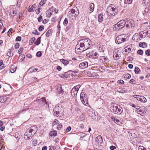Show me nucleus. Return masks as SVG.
<instances>
[{
    "label": "nucleus",
    "instance_id": "1",
    "mask_svg": "<svg viewBox=\"0 0 150 150\" xmlns=\"http://www.w3.org/2000/svg\"><path fill=\"white\" fill-rule=\"evenodd\" d=\"M118 9L115 6L110 4L108 6L106 10V12L108 16H114L117 13Z\"/></svg>",
    "mask_w": 150,
    "mask_h": 150
},
{
    "label": "nucleus",
    "instance_id": "2",
    "mask_svg": "<svg viewBox=\"0 0 150 150\" xmlns=\"http://www.w3.org/2000/svg\"><path fill=\"white\" fill-rule=\"evenodd\" d=\"M79 42H81V45L83 48L84 51L88 49L91 44V40L88 38L81 40L79 41Z\"/></svg>",
    "mask_w": 150,
    "mask_h": 150
},
{
    "label": "nucleus",
    "instance_id": "3",
    "mask_svg": "<svg viewBox=\"0 0 150 150\" xmlns=\"http://www.w3.org/2000/svg\"><path fill=\"white\" fill-rule=\"evenodd\" d=\"M111 111L115 114L120 115L122 113L123 109L120 105L114 104L111 107Z\"/></svg>",
    "mask_w": 150,
    "mask_h": 150
},
{
    "label": "nucleus",
    "instance_id": "4",
    "mask_svg": "<svg viewBox=\"0 0 150 150\" xmlns=\"http://www.w3.org/2000/svg\"><path fill=\"white\" fill-rule=\"evenodd\" d=\"M127 40V35L122 34L117 37L115 39V42L117 44H119L125 42Z\"/></svg>",
    "mask_w": 150,
    "mask_h": 150
},
{
    "label": "nucleus",
    "instance_id": "5",
    "mask_svg": "<svg viewBox=\"0 0 150 150\" xmlns=\"http://www.w3.org/2000/svg\"><path fill=\"white\" fill-rule=\"evenodd\" d=\"M53 111L57 116L61 117L64 115V112L61 106H56L53 109Z\"/></svg>",
    "mask_w": 150,
    "mask_h": 150
},
{
    "label": "nucleus",
    "instance_id": "6",
    "mask_svg": "<svg viewBox=\"0 0 150 150\" xmlns=\"http://www.w3.org/2000/svg\"><path fill=\"white\" fill-rule=\"evenodd\" d=\"M79 14L78 9L76 7H74L69 12V17H72V19H75Z\"/></svg>",
    "mask_w": 150,
    "mask_h": 150
},
{
    "label": "nucleus",
    "instance_id": "7",
    "mask_svg": "<svg viewBox=\"0 0 150 150\" xmlns=\"http://www.w3.org/2000/svg\"><path fill=\"white\" fill-rule=\"evenodd\" d=\"M86 56L88 57L96 59L99 57L98 53L95 52L94 51H91L86 54Z\"/></svg>",
    "mask_w": 150,
    "mask_h": 150
},
{
    "label": "nucleus",
    "instance_id": "8",
    "mask_svg": "<svg viewBox=\"0 0 150 150\" xmlns=\"http://www.w3.org/2000/svg\"><path fill=\"white\" fill-rule=\"evenodd\" d=\"M99 62L102 63L108 66L109 65L110 61L105 56H100L99 57Z\"/></svg>",
    "mask_w": 150,
    "mask_h": 150
},
{
    "label": "nucleus",
    "instance_id": "9",
    "mask_svg": "<svg viewBox=\"0 0 150 150\" xmlns=\"http://www.w3.org/2000/svg\"><path fill=\"white\" fill-rule=\"evenodd\" d=\"M81 86L80 85H78L75 86L72 88L71 90V94L73 97H74L76 96L77 92Z\"/></svg>",
    "mask_w": 150,
    "mask_h": 150
},
{
    "label": "nucleus",
    "instance_id": "10",
    "mask_svg": "<svg viewBox=\"0 0 150 150\" xmlns=\"http://www.w3.org/2000/svg\"><path fill=\"white\" fill-rule=\"evenodd\" d=\"M134 21L132 19H129L125 21V25L126 27L130 28L134 25Z\"/></svg>",
    "mask_w": 150,
    "mask_h": 150
},
{
    "label": "nucleus",
    "instance_id": "11",
    "mask_svg": "<svg viewBox=\"0 0 150 150\" xmlns=\"http://www.w3.org/2000/svg\"><path fill=\"white\" fill-rule=\"evenodd\" d=\"M96 141L97 142L98 145L100 148H101L102 146L103 140L102 137L100 135H99L96 137Z\"/></svg>",
    "mask_w": 150,
    "mask_h": 150
},
{
    "label": "nucleus",
    "instance_id": "12",
    "mask_svg": "<svg viewBox=\"0 0 150 150\" xmlns=\"http://www.w3.org/2000/svg\"><path fill=\"white\" fill-rule=\"evenodd\" d=\"M134 97L142 102L146 103L147 101L146 99L143 96L134 95Z\"/></svg>",
    "mask_w": 150,
    "mask_h": 150
},
{
    "label": "nucleus",
    "instance_id": "13",
    "mask_svg": "<svg viewBox=\"0 0 150 150\" xmlns=\"http://www.w3.org/2000/svg\"><path fill=\"white\" fill-rule=\"evenodd\" d=\"M34 135L33 133L30 132L28 129L24 134V138L25 139L29 140L30 137L31 138Z\"/></svg>",
    "mask_w": 150,
    "mask_h": 150
},
{
    "label": "nucleus",
    "instance_id": "14",
    "mask_svg": "<svg viewBox=\"0 0 150 150\" xmlns=\"http://www.w3.org/2000/svg\"><path fill=\"white\" fill-rule=\"evenodd\" d=\"M79 44H77L75 48V51L77 52H82L84 51L83 48H82V46L81 45V42H79Z\"/></svg>",
    "mask_w": 150,
    "mask_h": 150
},
{
    "label": "nucleus",
    "instance_id": "15",
    "mask_svg": "<svg viewBox=\"0 0 150 150\" xmlns=\"http://www.w3.org/2000/svg\"><path fill=\"white\" fill-rule=\"evenodd\" d=\"M113 56L115 59H118L121 56V53L119 51H115L113 52Z\"/></svg>",
    "mask_w": 150,
    "mask_h": 150
},
{
    "label": "nucleus",
    "instance_id": "16",
    "mask_svg": "<svg viewBox=\"0 0 150 150\" xmlns=\"http://www.w3.org/2000/svg\"><path fill=\"white\" fill-rule=\"evenodd\" d=\"M86 74L88 76L92 77H96L98 75L95 72H92L91 71H87L86 72Z\"/></svg>",
    "mask_w": 150,
    "mask_h": 150
},
{
    "label": "nucleus",
    "instance_id": "17",
    "mask_svg": "<svg viewBox=\"0 0 150 150\" xmlns=\"http://www.w3.org/2000/svg\"><path fill=\"white\" fill-rule=\"evenodd\" d=\"M38 128L36 126H33L30 127L28 130L33 133V135H34L37 131Z\"/></svg>",
    "mask_w": 150,
    "mask_h": 150
},
{
    "label": "nucleus",
    "instance_id": "18",
    "mask_svg": "<svg viewBox=\"0 0 150 150\" xmlns=\"http://www.w3.org/2000/svg\"><path fill=\"white\" fill-rule=\"evenodd\" d=\"M54 10V9L53 7H51L49 10H47L46 12L47 16L50 17L52 15Z\"/></svg>",
    "mask_w": 150,
    "mask_h": 150
},
{
    "label": "nucleus",
    "instance_id": "19",
    "mask_svg": "<svg viewBox=\"0 0 150 150\" xmlns=\"http://www.w3.org/2000/svg\"><path fill=\"white\" fill-rule=\"evenodd\" d=\"M88 67V63L87 62L80 63L79 65V68L81 69H83L87 68Z\"/></svg>",
    "mask_w": 150,
    "mask_h": 150
},
{
    "label": "nucleus",
    "instance_id": "20",
    "mask_svg": "<svg viewBox=\"0 0 150 150\" xmlns=\"http://www.w3.org/2000/svg\"><path fill=\"white\" fill-rule=\"evenodd\" d=\"M132 39L134 41L138 42L141 40V39H140L139 38V36L138 34H135L132 37Z\"/></svg>",
    "mask_w": 150,
    "mask_h": 150
},
{
    "label": "nucleus",
    "instance_id": "21",
    "mask_svg": "<svg viewBox=\"0 0 150 150\" xmlns=\"http://www.w3.org/2000/svg\"><path fill=\"white\" fill-rule=\"evenodd\" d=\"M120 28H122L125 25V21L123 20H121L117 23Z\"/></svg>",
    "mask_w": 150,
    "mask_h": 150
},
{
    "label": "nucleus",
    "instance_id": "22",
    "mask_svg": "<svg viewBox=\"0 0 150 150\" xmlns=\"http://www.w3.org/2000/svg\"><path fill=\"white\" fill-rule=\"evenodd\" d=\"M145 107L144 106L141 107V108L138 110L137 112H139V114L142 115H144L145 113Z\"/></svg>",
    "mask_w": 150,
    "mask_h": 150
},
{
    "label": "nucleus",
    "instance_id": "23",
    "mask_svg": "<svg viewBox=\"0 0 150 150\" xmlns=\"http://www.w3.org/2000/svg\"><path fill=\"white\" fill-rule=\"evenodd\" d=\"M7 97L5 95L0 96V103H4L7 100Z\"/></svg>",
    "mask_w": 150,
    "mask_h": 150
},
{
    "label": "nucleus",
    "instance_id": "24",
    "mask_svg": "<svg viewBox=\"0 0 150 150\" xmlns=\"http://www.w3.org/2000/svg\"><path fill=\"white\" fill-rule=\"evenodd\" d=\"M119 24H118L117 23V24L113 25V30L116 31H118L121 29V28H120V27H119V26L118 25Z\"/></svg>",
    "mask_w": 150,
    "mask_h": 150
},
{
    "label": "nucleus",
    "instance_id": "25",
    "mask_svg": "<svg viewBox=\"0 0 150 150\" xmlns=\"http://www.w3.org/2000/svg\"><path fill=\"white\" fill-rule=\"evenodd\" d=\"M38 100L39 103L41 104L42 105H44L46 103V100L44 98H42Z\"/></svg>",
    "mask_w": 150,
    "mask_h": 150
},
{
    "label": "nucleus",
    "instance_id": "26",
    "mask_svg": "<svg viewBox=\"0 0 150 150\" xmlns=\"http://www.w3.org/2000/svg\"><path fill=\"white\" fill-rule=\"evenodd\" d=\"M132 46V44H131V45L128 46L127 47H125V51L126 52H127L128 53H129L132 52L131 51V46Z\"/></svg>",
    "mask_w": 150,
    "mask_h": 150
},
{
    "label": "nucleus",
    "instance_id": "27",
    "mask_svg": "<svg viewBox=\"0 0 150 150\" xmlns=\"http://www.w3.org/2000/svg\"><path fill=\"white\" fill-rule=\"evenodd\" d=\"M142 33L143 34L146 35H147L148 33L150 34V26H149L147 27L146 28V30L142 31Z\"/></svg>",
    "mask_w": 150,
    "mask_h": 150
},
{
    "label": "nucleus",
    "instance_id": "28",
    "mask_svg": "<svg viewBox=\"0 0 150 150\" xmlns=\"http://www.w3.org/2000/svg\"><path fill=\"white\" fill-rule=\"evenodd\" d=\"M94 4L93 3H91L90 4V6L88 8L89 10L91 12H92L94 9Z\"/></svg>",
    "mask_w": 150,
    "mask_h": 150
},
{
    "label": "nucleus",
    "instance_id": "29",
    "mask_svg": "<svg viewBox=\"0 0 150 150\" xmlns=\"http://www.w3.org/2000/svg\"><path fill=\"white\" fill-rule=\"evenodd\" d=\"M103 16L102 14H100L98 16V21L100 22H102L103 20Z\"/></svg>",
    "mask_w": 150,
    "mask_h": 150
},
{
    "label": "nucleus",
    "instance_id": "30",
    "mask_svg": "<svg viewBox=\"0 0 150 150\" xmlns=\"http://www.w3.org/2000/svg\"><path fill=\"white\" fill-rule=\"evenodd\" d=\"M16 67L14 65H12L10 68V71L11 73L14 72L16 70Z\"/></svg>",
    "mask_w": 150,
    "mask_h": 150
},
{
    "label": "nucleus",
    "instance_id": "31",
    "mask_svg": "<svg viewBox=\"0 0 150 150\" xmlns=\"http://www.w3.org/2000/svg\"><path fill=\"white\" fill-rule=\"evenodd\" d=\"M49 135L51 137L55 136L57 135V133L55 131H52L50 132Z\"/></svg>",
    "mask_w": 150,
    "mask_h": 150
},
{
    "label": "nucleus",
    "instance_id": "32",
    "mask_svg": "<svg viewBox=\"0 0 150 150\" xmlns=\"http://www.w3.org/2000/svg\"><path fill=\"white\" fill-rule=\"evenodd\" d=\"M40 39L41 37H39L36 40L35 42V44L37 45H38L40 43Z\"/></svg>",
    "mask_w": 150,
    "mask_h": 150
},
{
    "label": "nucleus",
    "instance_id": "33",
    "mask_svg": "<svg viewBox=\"0 0 150 150\" xmlns=\"http://www.w3.org/2000/svg\"><path fill=\"white\" fill-rule=\"evenodd\" d=\"M60 60L65 65H67L69 63V62L68 61L65 60L64 59H61Z\"/></svg>",
    "mask_w": 150,
    "mask_h": 150
},
{
    "label": "nucleus",
    "instance_id": "34",
    "mask_svg": "<svg viewBox=\"0 0 150 150\" xmlns=\"http://www.w3.org/2000/svg\"><path fill=\"white\" fill-rule=\"evenodd\" d=\"M11 52H12L11 49H9L7 54V55L9 57H11L13 56V52L12 53Z\"/></svg>",
    "mask_w": 150,
    "mask_h": 150
},
{
    "label": "nucleus",
    "instance_id": "35",
    "mask_svg": "<svg viewBox=\"0 0 150 150\" xmlns=\"http://www.w3.org/2000/svg\"><path fill=\"white\" fill-rule=\"evenodd\" d=\"M70 71H69L67 72H65L64 74L65 78H67L69 76L70 74Z\"/></svg>",
    "mask_w": 150,
    "mask_h": 150
},
{
    "label": "nucleus",
    "instance_id": "36",
    "mask_svg": "<svg viewBox=\"0 0 150 150\" xmlns=\"http://www.w3.org/2000/svg\"><path fill=\"white\" fill-rule=\"evenodd\" d=\"M34 67H30L27 71V72L28 73H30L33 72H34Z\"/></svg>",
    "mask_w": 150,
    "mask_h": 150
},
{
    "label": "nucleus",
    "instance_id": "37",
    "mask_svg": "<svg viewBox=\"0 0 150 150\" xmlns=\"http://www.w3.org/2000/svg\"><path fill=\"white\" fill-rule=\"evenodd\" d=\"M34 8V7L33 6H32L30 7V6H29L28 9V11L29 12H32L34 11L33 9Z\"/></svg>",
    "mask_w": 150,
    "mask_h": 150
},
{
    "label": "nucleus",
    "instance_id": "38",
    "mask_svg": "<svg viewBox=\"0 0 150 150\" xmlns=\"http://www.w3.org/2000/svg\"><path fill=\"white\" fill-rule=\"evenodd\" d=\"M134 71L135 74H137L139 73L140 70L138 67H136L135 68Z\"/></svg>",
    "mask_w": 150,
    "mask_h": 150
},
{
    "label": "nucleus",
    "instance_id": "39",
    "mask_svg": "<svg viewBox=\"0 0 150 150\" xmlns=\"http://www.w3.org/2000/svg\"><path fill=\"white\" fill-rule=\"evenodd\" d=\"M21 15H20L19 14V17H18L16 18V21L18 22H19L21 21V17L22 14H21Z\"/></svg>",
    "mask_w": 150,
    "mask_h": 150
},
{
    "label": "nucleus",
    "instance_id": "40",
    "mask_svg": "<svg viewBox=\"0 0 150 150\" xmlns=\"http://www.w3.org/2000/svg\"><path fill=\"white\" fill-rule=\"evenodd\" d=\"M81 102L84 105L87 106L88 105V102L87 100H84L81 101Z\"/></svg>",
    "mask_w": 150,
    "mask_h": 150
},
{
    "label": "nucleus",
    "instance_id": "41",
    "mask_svg": "<svg viewBox=\"0 0 150 150\" xmlns=\"http://www.w3.org/2000/svg\"><path fill=\"white\" fill-rule=\"evenodd\" d=\"M58 91L59 93L62 94L64 93V91L62 90V87H60L58 89Z\"/></svg>",
    "mask_w": 150,
    "mask_h": 150
},
{
    "label": "nucleus",
    "instance_id": "42",
    "mask_svg": "<svg viewBox=\"0 0 150 150\" xmlns=\"http://www.w3.org/2000/svg\"><path fill=\"white\" fill-rule=\"evenodd\" d=\"M124 1L126 4H130L132 3V0H124Z\"/></svg>",
    "mask_w": 150,
    "mask_h": 150
},
{
    "label": "nucleus",
    "instance_id": "43",
    "mask_svg": "<svg viewBox=\"0 0 150 150\" xmlns=\"http://www.w3.org/2000/svg\"><path fill=\"white\" fill-rule=\"evenodd\" d=\"M12 14H11L12 16H14L17 13V11L16 9H13L12 10Z\"/></svg>",
    "mask_w": 150,
    "mask_h": 150
},
{
    "label": "nucleus",
    "instance_id": "44",
    "mask_svg": "<svg viewBox=\"0 0 150 150\" xmlns=\"http://www.w3.org/2000/svg\"><path fill=\"white\" fill-rule=\"evenodd\" d=\"M47 0H42L40 3V5L42 6L46 3Z\"/></svg>",
    "mask_w": 150,
    "mask_h": 150
},
{
    "label": "nucleus",
    "instance_id": "45",
    "mask_svg": "<svg viewBox=\"0 0 150 150\" xmlns=\"http://www.w3.org/2000/svg\"><path fill=\"white\" fill-rule=\"evenodd\" d=\"M25 56L24 54H21V55H20L19 57V58L20 59H21L22 60L21 61H23V59L25 58Z\"/></svg>",
    "mask_w": 150,
    "mask_h": 150
},
{
    "label": "nucleus",
    "instance_id": "46",
    "mask_svg": "<svg viewBox=\"0 0 150 150\" xmlns=\"http://www.w3.org/2000/svg\"><path fill=\"white\" fill-rule=\"evenodd\" d=\"M59 121L56 119H55L53 121V124L54 125H56L57 124H59Z\"/></svg>",
    "mask_w": 150,
    "mask_h": 150
},
{
    "label": "nucleus",
    "instance_id": "47",
    "mask_svg": "<svg viewBox=\"0 0 150 150\" xmlns=\"http://www.w3.org/2000/svg\"><path fill=\"white\" fill-rule=\"evenodd\" d=\"M68 23V21L67 18H65L63 22V24L65 26Z\"/></svg>",
    "mask_w": 150,
    "mask_h": 150
},
{
    "label": "nucleus",
    "instance_id": "48",
    "mask_svg": "<svg viewBox=\"0 0 150 150\" xmlns=\"http://www.w3.org/2000/svg\"><path fill=\"white\" fill-rule=\"evenodd\" d=\"M137 53L138 54L142 55L143 53V51L141 50H139L137 51Z\"/></svg>",
    "mask_w": 150,
    "mask_h": 150
},
{
    "label": "nucleus",
    "instance_id": "49",
    "mask_svg": "<svg viewBox=\"0 0 150 150\" xmlns=\"http://www.w3.org/2000/svg\"><path fill=\"white\" fill-rule=\"evenodd\" d=\"M87 97V96L86 95L85 93L84 92H82L81 93L80 97H82L83 98V97L86 96Z\"/></svg>",
    "mask_w": 150,
    "mask_h": 150
},
{
    "label": "nucleus",
    "instance_id": "50",
    "mask_svg": "<svg viewBox=\"0 0 150 150\" xmlns=\"http://www.w3.org/2000/svg\"><path fill=\"white\" fill-rule=\"evenodd\" d=\"M36 56L38 57H40L42 55V53L40 51L38 52L36 54Z\"/></svg>",
    "mask_w": 150,
    "mask_h": 150
},
{
    "label": "nucleus",
    "instance_id": "51",
    "mask_svg": "<svg viewBox=\"0 0 150 150\" xmlns=\"http://www.w3.org/2000/svg\"><path fill=\"white\" fill-rule=\"evenodd\" d=\"M51 31L50 30H48L46 33V36L47 37H49L51 34Z\"/></svg>",
    "mask_w": 150,
    "mask_h": 150
},
{
    "label": "nucleus",
    "instance_id": "52",
    "mask_svg": "<svg viewBox=\"0 0 150 150\" xmlns=\"http://www.w3.org/2000/svg\"><path fill=\"white\" fill-rule=\"evenodd\" d=\"M145 54L147 56L150 55V50L148 49L145 51Z\"/></svg>",
    "mask_w": 150,
    "mask_h": 150
},
{
    "label": "nucleus",
    "instance_id": "53",
    "mask_svg": "<svg viewBox=\"0 0 150 150\" xmlns=\"http://www.w3.org/2000/svg\"><path fill=\"white\" fill-rule=\"evenodd\" d=\"M38 21L39 22H41L42 21V16L40 15L39 17L38 18Z\"/></svg>",
    "mask_w": 150,
    "mask_h": 150
},
{
    "label": "nucleus",
    "instance_id": "54",
    "mask_svg": "<svg viewBox=\"0 0 150 150\" xmlns=\"http://www.w3.org/2000/svg\"><path fill=\"white\" fill-rule=\"evenodd\" d=\"M44 27L43 25H40L39 28L38 30L40 31H42L44 29Z\"/></svg>",
    "mask_w": 150,
    "mask_h": 150
},
{
    "label": "nucleus",
    "instance_id": "55",
    "mask_svg": "<svg viewBox=\"0 0 150 150\" xmlns=\"http://www.w3.org/2000/svg\"><path fill=\"white\" fill-rule=\"evenodd\" d=\"M16 40L17 41H20L21 40V38L20 36H17L16 38Z\"/></svg>",
    "mask_w": 150,
    "mask_h": 150
},
{
    "label": "nucleus",
    "instance_id": "56",
    "mask_svg": "<svg viewBox=\"0 0 150 150\" xmlns=\"http://www.w3.org/2000/svg\"><path fill=\"white\" fill-rule=\"evenodd\" d=\"M117 83H120L121 84H122L124 83V82L123 80H118L117 81Z\"/></svg>",
    "mask_w": 150,
    "mask_h": 150
},
{
    "label": "nucleus",
    "instance_id": "57",
    "mask_svg": "<svg viewBox=\"0 0 150 150\" xmlns=\"http://www.w3.org/2000/svg\"><path fill=\"white\" fill-rule=\"evenodd\" d=\"M19 47V44L18 43H16L14 45V47L16 49H18Z\"/></svg>",
    "mask_w": 150,
    "mask_h": 150
},
{
    "label": "nucleus",
    "instance_id": "58",
    "mask_svg": "<svg viewBox=\"0 0 150 150\" xmlns=\"http://www.w3.org/2000/svg\"><path fill=\"white\" fill-rule=\"evenodd\" d=\"M62 125H58L57 126V128L58 130H60L62 127Z\"/></svg>",
    "mask_w": 150,
    "mask_h": 150
},
{
    "label": "nucleus",
    "instance_id": "59",
    "mask_svg": "<svg viewBox=\"0 0 150 150\" xmlns=\"http://www.w3.org/2000/svg\"><path fill=\"white\" fill-rule=\"evenodd\" d=\"M80 98H81V101H83L84 100H87V97H86V96L83 97V98L82 97H80Z\"/></svg>",
    "mask_w": 150,
    "mask_h": 150
},
{
    "label": "nucleus",
    "instance_id": "60",
    "mask_svg": "<svg viewBox=\"0 0 150 150\" xmlns=\"http://www.w3.org/2000/svg\"><path fill=\"white\" fill-rule=\"evenodd\" d=\"M71 129V127L70 126L68 127L66 129V131L67 132H69L70 131Z\"/></svg>",
    "mask_w": 150,
    "mask_h": 150
},
{
    "label": "nucleus",
    "instance_id": "61",
    "mask_svg": "<svg viewBox=\"0 0 150 150\" xmlns=\"http://www.w3.org/2000/svg\"><path fill=\"white\" fill-rule=\"evenodd\" d=\"M113 121L114 122L116 123H118L120 121L118 119H117V118H115V119H114Z\"/></svg>",
    "mask_w": 150,
    "mask_h": 150
},
{
    "label": "nucleus",
    "instance_id": "62",
    "mask_svg": "<svg viewBox=\"0 0 150 150\" xmlns=\"http://www.w3.org/2000/svg\"><path fill=\"white\" fill-rule=\"evenodd\" d=\"M33 33L35 35H38L39 34V33H38V31L36 30H35Z\"/></svg>",
    "mask_w": 150,
    "mask_h": 150
},
{
    "label": "nucleus",
    "instance_id": "63",
    "mask_svg": "<svg viewBox=\"0 0 150 150\" xmlns=\"http://www.w3.org/2000/svg\"><path fill=\"white\" fill-rule=\"evenodd\" d=\"M23 50V48L22 47H20L19 49L18 50V53L20 54L21 53Z\"/></svg>",
    "mask_w": 150,
    "mask_h": 150
},
{
    "label": "nucleus",
    "instance_id": "64",
    "mask_svg": "<svg viewBox=\"0 0 150 150\" xmlns=\"http://www.w3.org/2000/svg\"><path fill=\"white\" fill-rule=\"evenodd\" d=\"M110 149L111 150H113L116 149V147L113 146H111L110 147Z\"/></svg>",
    "mask_w": 150,
    "mask_h": 150
}]
</instances>
